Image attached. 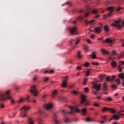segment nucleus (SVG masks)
Returning <instances> with one entry per match:
<instances>
[{"label":"nucleus","instance_id":"obj_45","mask_svg":"<svg viewBox=\"0 0 124 124\" xmlns=\"http://www.w3.org/2000/svg\"><path fill=\"white\" fill-rule=\"evenodd\" d=\"M86 42H87V43H89V44H92V41L90 40V39H87L86 40Z\"/></svg>","mask_w":124,"mask_h":124},{"label":"nucleus","instance_id":"obj_18","mask_svg":"<svg viewBox=\"0 0 124 124\" xmlns=\"http://www.w3.org/2000/svg\"><path fill=\"white\" fill-rule=\"evenodd\" d=\"M57 93H58V90H55L51 93V96H52V97H55V96L57 95Z\"/></svg>","mask_w":124,"mask_h":124},{"label":"nucleus","instance_id":"obj_64","mask_svg":"<svg viewBox=\"0 0 124 124\" xmlns=\"http://www.w3.org/2000/svg\"><path fill=\"white\" fill-rule=\"evenodd\" d=\"M115 78H116V77H115V76H112V80H113Z\"/></svg>","mask_w":124,"mask_h":124},{"label":"nucleus","instance_id":"obj_47","mask_svg":"<svg viewBox=\"0 0 124 124\" xmlns=\"http://www.w3.org/2000/svg\"><path fill=\"white\" fill-rule=\"evenodd\" d=\"M111 87L112 88V89H116L117 85H116L115 84H113L111 86Z\"/></svg>","mask_w":124,"mask_h":124},{"label":"nucleus","instance_id":"obj_32","mask_svg":"<svg viewBox=\"0 0 124 124\" xmlns=\"http://www.w3.org/2000/svg\"><path fill=\"white\" fill-rule=\"evenodd\" d=\"M92 12L93 14H97V13H98V10H96L95 9H93Z\"/></svg>","mask_w":124,"mask_h":124},{"label":"nucleus","instance_id":"obj_30","mask_svg":"<svg viewBox=\"0 0 124 124\" xmlns=\"http://www.w3.org/2000/svg\"><path fill=\"white\" fill-rule=\"evenodd\" d=\"M124 57V51L121 52L120 54V56L118 57V59H123Z\"/></svg>","mask_w":124,"mask_h":124},{"label":"nucleus","instance_id":"obj_27","mask_svg":"<svg viewBox=\"0 0 124 124\" xmlns=\"http://www.w3.org/2000/svg\"><path fill=\"white\" fill-rule=\"evenodd\" d=\"M82 113L83 115H86V113H87V108H83L82 109Z\"/></svg>","mask_w":124,"mask_h":124},{"label":"nucleus","instance_id":"obj_57","mask_svg":"<svg viewBox=\"0 0 124 124\" xmlns=\"http://www.w3.org/2000/svg\"><path fill=\"white\" fill-rule=\"evenodd\" d=\"M104 76H100L99 78L101 80H103Z\"/></svg>","mask_w":124,"mask_h":124},{"label":"nucleus","instance_id":"obj_2","mask_svg":"<svg viewBox=\"0 0 124 124\" xmlns=\"http://www.w3.org/2000/svg\"><path fill=\"white\" fill-rule=\"evenodd\" d=\"M70 109L71 110L70 112H68L66 110V109H63L61 111V113L63 116H65V115H67L68 113L69 114H73V113H79L80 112V109L77 108L76 107H70Z\"/></svg>","mask_w":124,"mask_h":124},{"label":"nucleus","instance_id":"obj_26","mask_svg":"<svg viewBox=\"0 0 124 124\" xmlns=\"http://www.w3.org/2000/svg\"><path fill=\"white\" fill-rule=\"evenodd\" d=\"M96 58V54H95V52H93L92 54V58L94 60Z\"/></svg>","mask_w":124,"mask_h":124},{"label":"nucleus","instance_id":"obj_19","mask_svg":"<svg viewBox=\"0 0 124 124\" xmlns=\"http://www.w3.org/2000/svg\"><path fill=\"white\" fill-rule=\"evenodd\" d=\"M105 101H108L110 102V101H113V98L111 97H107L105 99Z\"/></svg>","mask_w":124,"mask_h":124},{"label":"nucleus","instance_id":"obj_36","mask_svg":"<svg viewBox=\"0 0 124 124\" xmlns=\"http://www.w3.org/2000/svg\"><path fill=\"white\" fill-rule=\"evenodd\" d=\"M84 93H89V91H90V89H89V88L87 87L84 89Z\"/></svg>","mask_w":124,"mask_h":124},{"label":"nucleus","instance_id":"obj_48","mask_svg":"<svg viewBox=\"0 0 124 124\" xmlns=\"http://www.w3.org/2000/svg\"><path fill=\"white\" fill-rule=\"evenodd\" d=\"M54 72H55L54 70H49V74H53V73H54Z\"/></svg>","mask_w":124,"mask_h":124},{"label":"nucleus","instance_id":"obj_5","mask_svg":"<svg viewBox=\"0 0 124 124\" xmlns=\"http://www.w3.org/2000/svg\"><path fill=\"white\" fill-rule=\"evenodd\" d=\"M68 80V77H63L61 86H62V88H63V89L66 88Z\"/></svg>","mask_w":124,"mask_h":124},{"label":"nucleus","instance_id":"obj_12","mask_svg":"<svg viewBox=\"0 0 124 124\" xmlns=\"http://www.w3.org/2000/svg\"><path fill=\"white\" fill-rule=\"evenodd\" d=\"M94 22H95V20L93 19L90 21H87V20L86 21V24H87V25H94Z\"/></svg>","mask_w":124,"mask_h":124},{"label":"nucleus","instance_id":"obj_11","mask_svg":"<svg viewBox=\"0 0 124 124\" xmlns=\"http://www.w3.org/2000/svg\"><path fill=\"white\" fill-rule=\"evenodd\" d=\"M105 42L107 43H110V44H114V43H115V41L110 38H107L105 40Z\"/></svg>","mask_w":124,"mask_h":124},{"label":"nucleus","instance_id":"obj_35","mask_svg":"<svg viewBox=\"0 0 124 124\" xmlns=\"http://www.w3.org/2000/svg\"><path fill=\"white\" fill-rule=\"evenodd\" d=\"M78 58L79 59H81V58H82V55L81 54L80 51H78Z\"/></svg>","mask_w":124,"mask_h":124},{"label":"nucleus","instance_id":"obj_60","mask_svg":"<svg viewBox=\"0 0 124 124\" xmlns=\"http://www.w3.org/2000/svg\"><path fill=\"white\" fill-rule=\"evenodd\" d=\"M50 70H46L45 72V73H48L49 74H50Z\"/></svg>","mask_w":124,"mask_h":124},{"label":"nucleus","instance_id":"obj_8","mask_svg":"<svg viewBox=\"0 0 124 124\" xmlns=\"http://www.w3.org/2000/svg\"><path fill=\"white\" fill-rule=\"evenodd\" d=\"M45 107L47 111H51L53 107H54V105L52 103L46 104L45 105Z\"/></svg>","mask_w":124,"mask_h":124},{"label":"nucleus","instance_id":"obj_58","mask_svg":"<svg viewBox=\"0 0 124 124\" xmlns=\"http://www.w3.org/2000/svg\"><path fill=\"white\" fill-rule=\"evenodd\" d=\"M95 18H96V19H99V18H100V16L97 15L95 17Z\"/></svg>","mask_w":124,"mask_h":124},{"label":"nucleus","instance_id":"obj_38","mask_svg":"<svg viewBox=\"0 0 124 124\" xmlns=\"http://www.w3.org/2000/svg\"><path fill=\"white\" fill-rule=\"evenodd\" d=\"M55 124H61V121L60 120H56L54 121Z\"/></svg>","mask_w":124,"mask_h":124},{"label":"nucleus","instance_id":"obj_55","mask_svg":"<svg viewBox=\"0 0 124 124\" xmlns=\"http://www.w3.org/2000/svg\"><path fill=\"white\" fill-rule=\"evenodd\" d=\"M25 100H27V101H30V97L28 96L26 98V99H25Z\"/></svg>","mask_w":124,"mask_h":124},{"label":"nucleus","instance_id":"obj_63","mask_svg":"<svg viewBox=\"0 0 124 124\" xmlns=\"http://www.w3.org/2000/svg\"><path fill=\"white\" fill-rule=\"evenodd\" d=\"M29 124H34V123L32 121H31L30 123Z\"/></svg>","mask_w":124,"mask_h":124},{"label":"nucleus","instance_id":"obj_61","mask_svg":"<svg viewBox=\"0 0 124 124\" xmlns=\"http://www.w3.org/2000/svg\"><path fill=\"white\" fill-rule=\"evenodd\" d=\"M89 16V13H85V17H88Z\"/></svg>","mask_w":124,"mask_h":124},{"label":"nucleus","instance_id":"obj_7","mask_svg":"<svg viewBox=\"0 0 124 124\" xmlns=\"http://www.w3.org/2000/svg\"><path fill=\"white\" fill-rule=\"evenodd\" d=\"M30 92L31 93L33 94L34 96H37L38 92H37L36 91V86L33 85L31 86V88Z\"/></svg>","mask_w":124,"mask_h":124},{"label":"nucleus","instance_id":"obj_39","mask_svg":"<svg viewBox=\"0 0 124 124\" xmlns=\"http://www.w3.org/2000/svg\"><path fill=\"white\" fill-rule=\"evenodd\" d=\"M106 81H108V82H110L111 81H113V79L110 78V77H108L107 78Z\"/></svg>","mask_w":124,"mask_h":124},{"label":"nucleus","instance_id":"obj_25","mask_svg":"<svg viewBox=\"0 0 124 124\" xmlns=\"http://www.w3.org/2000/svg\"><path fill=\"white\" fill-rule=\"evenodd\" d=\"M86 122H94V120L93 118H87L86 119Z\"/></svg>","mask_w":124,"mask_h":124},{"label":"nucleus","instance_id":"obj_9","mask_svg":"<svg viewBox=\"0 0 124 124\" xmlns=\"http://www.w3.org/2000/svg\"><path fill=\"white\" fill-rule=\"evenodd\" d=\"M93 88L95 89V90H96V91H100V89H101V84H95L93 85Z\"/></svg>","mask_w":124,"mask_h":124},{"label":"nucleus","instance_id":"obj_6","mask_svg":"<svg viewBox=\"0 0 124 124\" xmlns=\"http://www.w3.org/2000/svg\"><path fill=\"white\" fill-rule=\"evenodd\" d=\"M115 23H112L111 25V26L112 27V28L115 27L117 28V29H121L122 26H121L120 23H121V20L119 19L118 20L114 21Z\"/></svg>","mask_w":124,"mask_h":124},{"label":"nucleus","instance_id":"obj_43","mask_svg":"<svg viewBox=\"0 0 124 124\" xmlns=\"http://www.w3.org/2000/svg\"><path fill=\"white\" fill-rule=\"evenodd\" d=\"M118 69H119V72H122V71H123V69H122V67H121V65H119Z\"/></svg>","mask_w":124,"mask_h":124},{"label":"nucleus","instance_id":"obj_14","mask_svg":"<svg viewBox=\"0 0 124 124\" xmlns=\"http://www.w3.org/2000/svg\"><path fill=\"white\" fill-rule=\"evenodd\" d=\"M103 90L106 92L108 90V86H107V83L106 82L104 83V86H103Z\"/></svg>","mask_w":124,"mask_h":124},{"label":"nucleus","instance_id":"obj_46","mask_svg":"<svg viewBox=\"0 0 124 124\" xmlns=\"http://www.w3.org/2000/svg\"><path fill=\"white\" fill-rule=\"evenodd\" d=\"M44 82H47L49 80V78L46 77L44 78Z\"/></svg>","mask_w":124,"mask_h":124},{"label":"nucleus","instance_id":"obj_24","mask_svg":"<svg viewBox=\"0 0 124 124\" xmlns=\"http://www.w3.org/2000/svg\"><path fill=\"white\" fill-rule=\"evenodd\" d=\"M111 65L112 67H116V65H117V62L115 61L111 62Z\"/></svg>","mask_w":124,"mask_h":124},{"label":"nucleus","instance_id":"obj_40","mask_svg":"<svg viewBox=\"0 0 124 124\" xmlns=\"http://www.w3.org/2000/svg\"><path fill=\"white\" fill-rule=\"evenodd\" d=\"M91 64H93V65H99V63H98V62H92L91 63Z\"/></svg>","mask_w":124,"mask_h":124},{"label":"nucleus","instance_id":"obj_42","mask_svg":"<svg viewBox=\"0 0 124 124\" xmlns=\"http://www.w3.org/2000/svg\"><path fill=\"white\" fill-rule=\"evenodd\" d=\"M115 82H116V83H117V84H118L119 85H120L121 84V81L120 80V79L117 78L115 80Z\"/></svg>","mask_w":124,"mask_h":124},{"label":"nucleus","instance_id":"obj_52","mask_svg":"<svg viewBox=\"0 0 124 124\" xmlns=\"http://www.w3.org/2000/svg\"><path fill=\"white\" fill-rule=\"evenodd\" d=\"M98 40L99 41H101V40H103V37H101V38H98Z\"/></svg>","mask_w":124,"mask_h":124},{"label":"nucleus","instance_id":"obj_28","mask_svg":"<svg viewBox=\"0 0 124 124\" xmlns=\"http://www.w3.org/2000/svg\"><path fill=\"white\" fill-rule=\"evenodd\" d=\"M101 51L102 52L103 54H108L109 52L107 51L104 48H102L101 49Z\"/></svg>","mask_w":124,"mask_h":124},{"label":"nucleus","instance_id":"obj_15","mask_svg":"<svg viewBox=\"0 0 124 124\" xmlns=\"http://www.w3.org/2000/svg\"><path fill=\"white\" fill-rule=\"evenodd\" d=\"M112 16V14L110 13L108 15H105L103 16V18L104 19V20H106V19H107V18H108V17H110Z\"/></svg>","mask_w":124,"mask_h":124},{"label":"nucleus","instance_id":"obj_37","mask_svg":"<svg viewBox=\"0 0 124 124\" xmlns=\"http://www.w3.org/2000/svg\"><path fill=\"white\" fill-rule=\"evenodd\" d=\"M104 30L105 31H109V27L108 26L106 25L104 27Z\"/></svg>","mask_w":124,"mask_h":124},{"label":"nucleus","instance_id":"obj_23","mask_svg":"<svg viewBox=\"0 0 124 124\" xmlns=\"http://www.w3.org/2000/svg\"><path fill=\"white\" fill-rule=\"evenodd\" d=\"M118 77H119V78H121V79H122V80H124V73L119 74Z\"/></svg>","mask_w":124,"mask_h":124},{"label":"nucleus","instance_id":"obj_4","mask_svg":"<svg viewBox=\"0 0 124 124\" xmlns=\"http://www.w3.org/2000/svg\"><path fill=\"white\" fill-rule=\"evenodd\" d=\"M70 33L72 35H78L80 34V32L78 31L77 27L75 26L70 29Z\"/></svg>","mask_w":124,"mask_h":124},{"label":"nucleus","instance_id":"obj_3","mask_svg":"<svg viewBox=\"0 0 124 124\" xmlns=\"http://www.w3.org/2000/svg\"><path fill=\"white\" fill-rule=\"evenodd\" d=\"M29 109L30 107H28V106H25L20 109V116L21 118H25V117H26V113L28 112Z\"/></svg>","mask_w":124,"mask_h":124},{"label":"nucleus","instance_id":"obj_56","mask_svg":"<svg viewBox=\"0 0 124 124\" xmlns=\"http://www.w3.org/2000/svg\"><path fill=\"white\" fill-rule=\"evenodd\" d=\"M0 108H3V107H4V105H3V104H1L0 105Z\"/></svg>","mask_w":124,"mask_h":124},{"label":"nucleus","instance_id":"obj_41","mask_svg":"<svg viewBox=\"0 0 124 124\" xmlns=\"http://www.w3.org/2000/svg\"><path fill=\"white\" fill-rule=\"evenodd\" d=\"M109 109H110L109 112H111V113H112L113 114H114L115 113V111L114 108H109Z\"/></svg>","mask_w":124,"mask_h":124},{"label":"nucleus","instance_id":"obj_49","mask_svg":"<svg viewBox=\"0 0 124 124\" xmlns=\"http://www.w3.org/2000/svg\"><path fill=\"white\" fill-rule=\"evenodd\" d=\"M79 42H80V40L78 39L76 42V43H75L76 45L79 44Z\"/></svg>","mask_w":124,"mask_h":124},{"label":"nucleus","instance_id":"obj_16","mask_svg":"<svg viewBox=\"0 0 124 124\" xmlns=\"http://www.w3.org/2000/svg\"><path fill=\"white\" fill-rule=\"evenodd\" d=\"M83 50L84 51L88 52V51L89 50V46L88 45L84 44L83 46Z\"/></svg>","mask_w":124,"mask_h":124},{"label":"nucleus","instance_id":"obj_17","mask_svg":"<svg viewBox=\"0 0 124 124\" xmlns=\"http://www.w3.org/2000/svg\"><path fill=\"white\" fill-rule=\"evenodd\" d=\"M112 118H113L114 120H115V121H119V120L121 119V118L120 117V116L116 115H113L112 116Z\"/></svg>","mask_w":124,"mask_h":124},{"label":"nucleus","instance_id":"obj_10","mask_svg":"<svg viewBox=\"0 0 124 124\" xmlns=\"http://www.w3.org/2000/svg\"><path fill=\"white\" fill-rule=\"evenodd\" d=\"M87 98V96L85 95H82L81 96V104H84L85 103V101H86V98Z\"/></svg>","mask_w":124,"mask_h":124},{"label":"nucleus","instance_id":"obj_50","mask_svg":"<svg viewBox=\"0 0 124 124\" xmlns=\"http://www.w3.org/2000/svg\"><path fill=\"white\" fill-rule=\"evenodd\" d=\"M94 37H95V35L94 34H92L91 36V38L92 39H94Z\"/></svg>","mask_w":124,"mask_h":124},{"label":"nucleus","instance_id":"obj_1","mask_svg":"<svg viewBox=\"0 0 124 124\" xmlns=\"http://www.w3.org/2000/svg\"><path fill=\"white\" fill-rule=\"evenodd\" d=\"M10 93H11L10 90L7 91L5 93L3 94V95H0V100H5V99H9V100H11V103L14 104L15 101L14 100V99L10 96Z\"/></svg>","mask_w":124,"mask_h":124},{"label":"nucleus","instance_id":"obj_59","mask_svg":"<svg viewBox=\"0 0 124 124\" xmlns=\"http://www.w3.org/2000/svg\"><path fill=\"white\" fill-rule=\"evenodd\" d=\"M93 94L96 95L97 94V93L96 91H93Z\"/></svg>","mask_w":124,"mask_h":124},{"label":"nucleus","instance_id":"obj_22","mask_svg":"<svg viewBox=\"0 0 124 124\" xmlns=\"http://www.w3.org/2000/svg\"><path fill=\"white\" fill-rule=\"evenodd\" d=\"M106 111H108V112H110V108L105 107L102 109L103 112H106Z\"/></svg>","mask_w":124,"mask_h":124},{"label":"nucleus","instance_id":"obj_29","mask_svg":"<svg viewBox=\"0 0 124 124\" xmlns=\"http://www.w3.org/2000/svg\"><path fill=\"white\" fill-rule=\"evenodd\" d=\"M88 83V79L86 78H84L83 80V85L84 86H86Z\"/></svg>","mask_w":124,"mask_h":124},{"label":"nucleus","instance_id":"obj_20","mask_svg":"<svg viewBox=\"0 0 124 124\" xmlns=\"http://www.w3.org/2000/svg\"><path fill=\"white\" fill-rule=\"evenodd\" d=\"M25 100H26V99H25V98H21L20 99V100L17 101V103L20 104L21 103H23V102L25 101Z\"/></svg>","mask_w":124,"mask_h":124},{"label":"nucleus","instance_id":"obj_13","mask_svg":"<svg viewBox=\"0 0 124 124\" xmlns=\"http://www.w3.org/2000/svg\"><path fill=\"white\" fill-rule=\"evenodd\" d=\"M94 31L96 33H100L101 32V27H96L94 28Z\"/></svg>","mask_w":124,"mask_h":124},{"label":"nucleus","instance_id":"obj_33","mask_svg":"<svg viewBox=\"0 0 124 124\" xmlns=\"http://www.w3.org/2000/svg\"><path fill=\"white\" fill-rule=\"evenodd\" d=\"M90 74H91V71L88 70L86 71L85 76H86V77H88V76H90Z\"/></svg>","mask_w":124,"mask_h":124},{"label":"nucleus","instance_id":"obj_44","mask_svg":"<svg viewBox=\"0 0 124 124\" xmlns=\"http://www.w3.org/2000/svg\"><path fill=\"white\" fill-rule=\"evenodd\" d=\"M76 69H78V70H82V67L81 66H77Z\"/></svg>","mask_w":124,"mask_h":124},{"label":"nucleus","instance_id":"obj_34","mask_svg":"<svg viewBox=\"0 0 124 124\" xmlns=\"http://www.w3.org/2000/svg\"><path fill=\"white\" fill-rule=\"evenodd\" d=\"M64 123H66V124H68V123H70L71 122V120L69 119V118H66L64 120Z\"/></svg>","mask_w":124,"mask_h":124},{"label":"nucleus","instance_id":"obj_51","mask_svg":"<svg viewBox=\"0 0 124 124\" xmlns=\"http://www.w3.org/2000/svg\"><path fill=\"white\" fill-rule=\"evenodd\" d=\"M72 93L74 94H77V93H78L76 91H73Z\"/></svg>","mask_w":124,"mask_h":124},{"label":"nucleus","instance_id":"obj_53","mask_svg":"<svg viewBox=\"0 0 124 124\" xmlns=\"http://www.w3.org/2000/svg\"><path fill=\"white\" fill-rule=\"evenodd\" d=\"M94 106H96V107H99L100 105L98 104H94Z\"/></svg>","mask_w":124,"mask_h":124},{"label":"nucleus","instance_id":"obj_62","mask_svg":"<svg viewBox=\"0 0 124 124\" xmlns=\"http://www.w3.org/2000/svg\"><path fill=\"white\" fill-rule=\"evenodd\" d=\"M112 54H113V55H116V51L113 50L112 51Z\"/></svg>","mask_w":124,"mask_h":124},{"label":"nucleus","instance_id":"obj_54","mask_svg":"<svg viewBox=\"0 0 124 124\" xmlns=\"http://www.w3.org/2000/svg\"><path fill=\"white\" fill-rule=\"evenodd\" d=\"M88 105H90V102H88L85 104H84V106H88Z\"/></svg>","mask_w":124,"mask_h":124},{"label":"nucleus","instance_id":"obj_31","mask_svg":"<svg viewBox=\"0 0 124 124\" xmlns=\"http://www.w3.org/2000/svg\"><path fill=\"white\" fill-rule=\"evenodd\" d=\"M83 66H84V67H89V66H90V63L86 62L83 64Z\"/></svg>","mask_w":124,"mask_h":124},{"label":"nucleus","instance_id":"obj_21","mask_svg":"<svg viewBox=\"0 0 124 124\" xmlns=\"http://www.w3.org/2000/svg\"><path fill=\"white\" fill-rule=\"evenodd\" d=\"M114 7H108L107 8V10H109L110 12H113L114 11Z\"/></svg>","mask_w":124,"mask_h":124}]
</instances>
